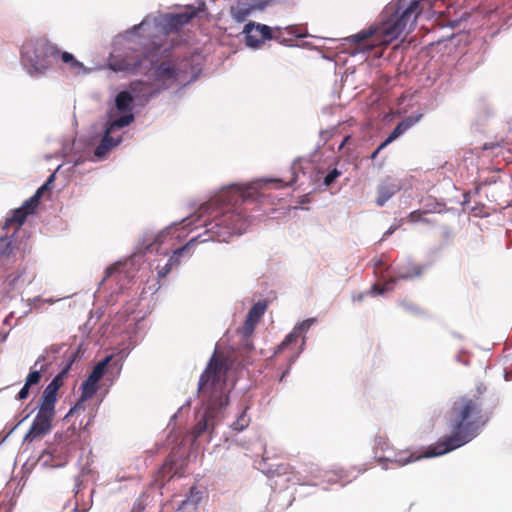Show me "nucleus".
Segmentation results:
<instances>
[{"label": "nucleus", "instance_id": "nucleus-28", "mask_svg": "<svg viewBox=\"0 0 512 512\" xmlns=\"http://www.w3.org/2000/svg\"><path fill=\"white\" fill-rule=\"evenodd\" d=\"M28 215L30 214L21 206L13 211L12 217L6 220L5 226L15 223L19 227L25 222Z\"/></svg>", "mask_w": 512, "mask_h": 512}, {"label": "nucleus", "instance_id": "nucleus-17", "mask_svg": "<svg viewBox=\"0 0 512 512\" xmlns=\"http://www.w3.org/2000/svg\"><path fill=\"white\" fill-rule=\"evenodd\" d=\"M196 239H191L184 246L177 248L173 251V255L170 257L169 261L163 267H157V273L159 278L165 277L170 271L173 265H178L180 262V257L185 253H188L191 248L195 245Z\"/></svg>", "mask_w": 512, "mask_h": 512}, {"label": "nucleus", "instance_id": "nucleus-1", "mask_svg": "<svg viewBox=\"0 0 512 512\" xmlns=\"http://www.w3.org/2000/svg\"><path fill=\"white\" fill-rule=\"evenodd\" d=\"M490 418L491 413L485 409L480 395L458 397L448 413L450 434L431 445L426 456H441L464 446L480 434Z\"/></svg>", "mask_w": 512, "mask_h": 512}, {"label": "nucleus", "instance_id": "nucleus-8", "mask_svg": "<svg viewBox=\"0 0 512 512\" xmlns=\"http://www.w3.org/2000/svg\"><path fill=\"white\" fill-rule=\"evenodd\" d=\"M245 227L246 220L240 213L226 212L216 219L210 230L217 235L219 241H226L228 236L242 234Z\"/></svg>", "mask_w": 512, "mask_h": 512}, {"label": "nucleus", "instance_id": "nucleus-7", "mask_svg": "<svg viewBox=\"0 0 512 512\" xmlns=\"http://www.w3.org/2000/svg\"><path fill=\"white\" fill-rule=\"evenodd\" d=\"M80 432L74 425H70L65 431L55 435L54 444L43 451L41 458L49 456L50 466L59 467L66 463L70 453L79 447Z\"/></svg>", "mask_w": 512, "mask_h": 512}, {"label": "nucleus", "instance_id": "nucleus-32", "mask_svg": "<svg viewBox=\"0 0 512 512\" xmlns=\"http://www.w3.org/2000/svg\"><path fill=\"white\" fill-rule=\"evenodd\" d=\"M41 372H42V369L37 370V369L32 368V370L26 377L25 385H27V387H32L34 385H38L42 378Z\"/></svg>", "mask_w": 512, "mask_h": 512}, {"label": "nucleus", "instance_id": "nucleus-47", "mask_svg": "<svg viewBox=\"0 0 512 512\" xmlns=\"http://www.w3.org/2000/svg\"><path fill=\"white\" fill-rule=\"evenodd\" d=\"M407 310L411 311V312H419V309L418 308H415V307H411V306H405Z\"/></svg>", "mask_w": 512, "mask_h": 512}, {"label": "nucleus", "instance_id": "nucleus-25", "mask_svg": "<svg viewBox=\"0 0 512 512\" xmlns=\"http://www.w3.org/2000/svg\"><path fill=\"white\" fill-rule=\"evenodd\" d=\"M59 57L61 58V61L68 65V68L70 71L79 74L83 69L84 65L83 63L79 62L71 53L69 52H60L59 51Z\"/></svg>", "mask_w": 512, "mask_h": 512}, {"label": "nucleus", "instance_id": "nucleus-18", "mask_svg": "<svg viewBox=\"0 0 512 512\" xmlns=\"http://www.w3.org/2000/svg\"><path fill=\"white\" fill-rule=\"evenodd\" d=\"M423 266L414 262L401 264L396 269V276L391 278L389 282L395 283L397 280H410L420 277L423 273Z\"/></svg>", "mask_w": 512, "mask_h": 512}, {"label": "nucleus", "instance_id": "nucleus-22", "mask_svg": "<svg viewBox=\"0 0 512 512\" xmlns=\"http://www.w3.org/2000/svg\"><path fill=\"white\" fill-rule=\"evenodd\" d=\"M129 89L134 99H144L148 100L152 95L154 87L151 83H147L144 81H133L129 85Z\"/></svg>", "mask_w": 512, "mask_h": 512}, {"label": "nucleus", "instance_id": "nucleus-48", "mask_svg": "<svg viewBox=\"0 0 512 512\" xmlns=\"http://www.w3.org/2000/svg\"><path fill=\"white\" fill-rule=\"evenodd\" d=\"M394 230H395V229L391 227L390 229H388V230L385 232L384 236H387V235L392 234V233L394 232Z\"/></svg>", "mask_w": 512, "mask_h": 512}, {"label": "nucleus", "instance_id": "nucleus-15", "mask_svg": "<svg viewBox=\"0 0 512 512\" xmlns=\"http://www.w3.org/2000/svg\"><path fill=\"white\" fill-rule=\"evenodd\" d=\"M423 457H427L426 453ZM422 458V456H415L409 450H395L393 449L392 453L387 456H378L377 461L379 464H384L385 462H391L396 464L397 466H405L411 462H414L418 459Z\"/></svg>", "mask_w": 512, "mask_h": 512}, {"label": "nucleus", "instance_id": "nucleus-23", "mask_svg": "<svg viewBox=\"0 0 512 512\" xmlns=\"http://www.w3.org/2000/svg\"><path fill=\"white\" fill-rule=\"evenodd\" d=\"M53 180L54 175L49 176L46 183H44L40 188H38L35 194L23 203L22 207L25 208V210L29 214H32L34 212V210L39 204L40 198L42 197L44 191H46L49 188V185L53 182Z\"/></svg>", "mask_w": 512, "mask_h": 512}, {"label": "nucleus", "instance_id": "nucleus-42", "mask_svg": "<svg viewBox=\"0 0 512 512\" xmlns=\"http://www.w3.org/2000/svg\"><path fill=\"white\" fill-rule=\"evenodd\" d=\"M386 146H387V144L385 143V141H384V142H382V143L378 146V148H377V149H376V150L371 154V156H370L371 160H375V159H376V157L378 156V154L380 153V151H381L382 149H384Z\"/></svg>", "mask_w": 512, "mask_h": 512}, {"label": "nucleus", "instance_id": "nucleus-41", "mask_svg": "<svg viewBox=\"0 0 512 512\" xmlns=\"http://www.w3.org/2000/svg\"><path fill=\"white\" fill-rule=\"evenodd\" d=\"M9 248V242L6 238H0V256L5 254Z\"/></svg>", "mask_w": 512, "mask_h": 512}, {"label": "nucleus", "instance_id": "nucleus-26", "mask_svg": "<svg viewBox=\"0 0 512 512\" xmlns=\"http://www.w3.org/2000/svg\"><path fill=\"white\" fill-rule=\"evenodd\" d=\"M111 358V356H107L105 359L97 363L87 378L92 382H96L98 384L100 379L103 377L106 367L110 362Z\"/></svg>", "mask_w": 512, "mask_h": 512}, {"label": "nucleus", "instance_id": "nucleus-14", "mask_svg": "<svg viewBox=\"0 0 512 512\" xmlns=\"http://www.w3.org/2000/svg\"><path fill=\"white\" fill-rule=\"evenodd\" d=\"M261 8L257 0H239L231 6L230 13L237 22H244L253 11Z\"/></svg>", "mask_w": 512, "mask_h": 512}, {"label": "nucleus", "instance_id": "nucleus-38", "mask_svg": "<svg viewBox=\"0 0 512 512\" xmlns=\"http://www.w3.org/2000/svg\"><path fill=\"white\" fill-rule=\"evenodd\" d=\"M233 188H236L237 191H239L240 196L242 197L243 201H245L252 195V193L250 192V190L252 189L251 187H247L246 189H243V190L240 189L238 186H233Z\"/></svg>", "mask_w": 512, "mask_h": 512}, {"label": "nucleus", "instance_id": "nucleus-6", "mask_svg": "<svg viewBox=\"0 0 512 512\" xmlns=\"http://www.w3.org/2000/svg\"><path fill=\"white\" fill-rule=\"evenodd\" d=\"M190 63L188 60L175 63L165 60L153 68L149 79L152 81L155 92H160L187 81L188 68Z\"/></svg>", "mask_w": 512, "mask_h": 512}, {"label": "nucleus", "instance_id": "nucleus-9", "mask_svg": "<svg viewBox=\"0 0 512 512\" xmlns=\"http://www.w3.org/2000/svg\"><path fill=\"white\" fill-rule=\"evenodd\" d=\"M55 416V409L41 404L29 430L24 436V442H33L43 438L52 429V420Z\"/></svg>", "mask_w": 512, "mask_h": 512}, {"label": "nucleus", "instance_id": "nucleus-21", "mask_svg": "<svg viewBox=\"0 0 512 512\" xmlns=\"http://www.w3.org/2000/svg\"><path fill=\"white\" fill-rule=\"evenodd\" d=\"M195 15V12L192 13H179V14H171L166 18V26L164 27L168 33L170 31H177L183 25L187 24Z\"/></svg>", "mask_w": 512, "mask_h": 512}, {"label": "nucleus", "instance_id": "nucleus-46", "mask_svg": "<svg viewBox=\"0 0 512 512\" xmlns=\"http://www.w3.org/2000/svg\"><path fill=\"white\" fill-rule=\"evenodd\" d=\"M383 264H384V263H383V261H382V260H377V261L375 262V264H374V267H375V269H378V268H380Z\"/></svg>", "mask_w": 512, "mask_h": 512}, {"label": "nucleus", "instance_id": "nucleus-12", "mask_svg": "<svg viewBox=\"0 0 512 512\" xmlns=\"http://www.w3.org/2000/svg\"><path fill=\"white\" fill-rule=\"evenodd\" d=\"M71 364H68L60 373H58L52 381L46 386L42 394L41 404L55 409L57 401V392L63 385L64 377L67 375Z\"/></svg>", "mask_w": 512, "mask_h": 512}, {"label": "nucleus", "instance_id": "nucleus-2", "mask_svg": "<svg viewBox=\"0 0 512 512\" xmlns=\"http://www.w3.org/2000/svg\"><path fill=\"white\" fill-rule=\"evenodd\" d=\"M425 0H398L390 5L393 10L390 18L375 28L363 30L346 38L356 44V52H366L378 46H387L397 39L407 28L412 29L423 10Z\"/></svg>", "mask_w": 512, "mask_h": 512}, {"label": "nucleus", "instance_id": "nucleus-3", "mask_svg": "<svg viewBox=\"0 0 512 512\" xmlns=\"http://www.w3.org/2000/svg\"><path fill=\"white\" fill-rule=\"evenodd\" d=\"M229 370V362L223 355L214 354L198 383L199 398L207 403L205 412L199 416L192 430L194 439L204 432L214 428V416L218 409L228 404L226 393V376Z\"/></svg>", "mask_w": 512, "mask_h": 512}, {"label": "nucleus", "instance_id": "nucleus-27", "mask_svg": "<svg viewBox=\"0 0 512 512\" xmlns=\"http://www.w3.org/2000/svg\"><path fill=\"white\" fill-rule=\"evenodd\" d=\"M266 309V303L259 301L250 308L247 318L252 320V322L258 323L261 317L264 315Z\"/></svg>", "mask_w": 512, "mask_h": 512}, {"label": "nucleus", "instance_id": "nucleus-29", "mask_svg": "<svg viewBox=\"0 0 512 512\" xmlns=\"http://www.w3.org/2000/svg\"><path fill=\"white\" fill-rule=\"evenodd\" d=\"M375 454L378 453H389L393 451V446L390 444L389 439L386 436L379 435L375 437Z\"/></svg>", "mask_w": 512, "mask_h": 512}, {"label": "nucleus", "instance_id": "nucleus-35", "mask_svg": "<svg viewBox=\"0 0 512 512\" xmlns=\"http://www.w3.org/2000/svg\"><path fill=\"white\" fill-rule=\"evenodd\" d=\"M342 174L337 168L331 170L324 178V184L330 186Z\"/></svg>", "mask_w": 512, "mask_h": 512}, {"label": "nucleus", "instance_id": "nucleus-5", "mask_svg": "<svg viewBox=\"0 0 512 512\" xmlns=\"http://www.w3.org/2000/svg\"><path fill=\"white\" fill-rule=\"evenodd\" d=\"M59 57V49L46 39H36L23 45L22 59L29 73L44 74Z\"/></svg>", "mask_w": 512, "mask_h": 512}, {"label": "nucleus", "instance_id": "nucleus-30", "mask_svg": "<svg viewBox=\"0 0 512 512\" xmlns=\"http://www.w3.org/2000/svg\"><path fill=\"white\" fill-rule=\"evenodd\" d=\"M248 407H245L242 413L238 416L235 422H233L232 427L234 430L242 431L246 427H248L250 423V418L246 415Z\"/></svg>", "mask_w": 512, "mask_h": 512}, {"label": "nucleus", "instance_id": "nucleus-43", "mask_svg": "<svg viewBox=\"0 0 512 512\" xmlns=\"http://www.w3.org/2000/svg\"><path fill=\"white\" fill-rule=\"evenodd\" d=\"M351 139L350 135H346L339 146V150H342L346 145L350 144Z\"/></svg>", "mask_w": 512, "mask_h": 512}, {"label": "nucleus", "instance_id": "nucleus-44", "mask_svg": "<svg viewBox=\"0 0 512 512\" xmlns=\"http://www.w3.org/2000/svg\"><path fill=\"white\" fill-rule=\"evenodd\" d=\"M118 269V267L116 265H112V266H109L106 271H105V277L106 278H109L110 276H112V274L114 273V271H116Z\"/></svg>", "mask_w": 512, "mask_h": 512}, {"label": "nucleus", "instance_id": "nucleus-4", "mask_svg": "<svg viewBox=\"0 0 512 512\" xmlns=\"http://www.w3.org/2000/svg\"><path fill=\"white\" fill-rule=\"evenodd\" d=\"M134 30L141 31L148 38L147 42L143 43V50L141 56L136 58L126 55L123 58L115 57L110 61V68L115 72H126L129 74L145 73L148 69L144 66V61L149 57H156L159 50L165 43L168 31L163 26L156 23H149L143 20L139 25L134 27Z\"/></svg>", "mask_w": 512, "mask_h": 512}, {"label": "nucleus", "instance_id": "nucleus-33", "mask_svg": "<svg viewBox=\"0 0 512 512\" xmlns=\"http://www.w3.org/2000/svg\"><path fill=\"white\" fill-rule=\"evenodd\" d=\"M256 325H257V323L252 322V320L246 318V320L241 328V333H242L243 337L245 338L246 342L249 341L251 335L253 334V332L255 330Z\"/></svg>", "mask_w": 512, "mask_h": 512}, {"label": "nucleus", "instance_id": "nucleus-37", "mask_svg": "<svg viewBox=\"0 0 512 512\" xmlns=\"http://www.w3.org/2000/svg\"><path fill=\"white\" fill-rule=\"evenodd\" d=\"M424 213H425V212H422V211H420V210L412 211V212L409 214L408 218H409V220H410L411 222H418V221H425V222H427V220H426V219H423V218H422V215H423Z\"/></svg>", "mask_w": 512, "mask_h": 512}, {"label": "nucleus", "instance_id": "nucleus-13", "mask_svg": "<svg viewBox=\"0 0 512 512\" xmlns=\"http://www.w3.org/2000/svg\"><path fill=\"white\" fill-rule=\"evenodd\" d=\"M174 236L171 229H165L159 232L154 241L148 244L145 248L147 252H157L163 255L169 253L170 248L174 246Z\"/></svg>", "mask_w": 512, "mask_h": 512}, {"label": "nucleus", "instance_id": "nucleus-50", "mask_svg": "<svg viewBox=\"0 0 512 512\" xmlns=\"http://www.w3.org/2000/svg\"><path fill=\"white\" fill-rule=\"evenodd\" d=\"M272 181H273V182H280V180H278V179H274V180H272Z\"/></svg>", "mask_w": 512, "mask_h": 512}, {"label": "nucleus", "instance_id": "nucleus-10", "mask_svg": "<svg viewBox=\"0 0 512 512\" xmlns=\"http://www.w3.org/2000/svg\"><path fill=\"white\" fill-rule=\"evenodd\" d=\"M135 117L133 114L123 115L119 118L113 119L109 122L105 130V134L100 142V144L96 147L94 154L96 157H103L111 148L118 145L120 142V138L114 139L111 134L116 130L130 125L134 121Z\"/></svg>", "mask_w": 512, "mask_h": 512}, {"label": "nucleus", "instance_id": "nucleus-34", "mask_svg": "<svg viewBox=\"0 0 512 512\" xmlns=\"http://www.w3.org/2000/svg\"><path fill=\"white\" fill-rule=\"evenodd\" d=\"M408 125L405 123H399L394 130L391 132V134L386 138L385 143L388 145L392 141H394L397 137H399L406 129Z\"/></svg>", "mask_w": 512, "mask_h": 512}, {"label": "nucleus", "instance_id": "nucleus-45", "mask_svg": "<svg viewBox=\"0 0 512 512\" xmlns=\"http://www.w3.org/2000/svg\"><path fill=\"white\" fill-rule=\"evenodd\" d=\"M142 510H143V507L140 504H138V505H134L131 512H142Z\"/></svg>", "mask_w": 512, "mask_h": 512}, {"label": "nucleus", "instance_id": "nucleus-40", "mask_svg": "<svg viewBox=\"0 0 512 512\" xmlns=\"http://www.w3.org/2000/svg\"><path fill=\"white\" fill-rule=\"evenodd\" d=\"M390 283L391 282L387 281L386 284L383 286H379V285L375 284L372 286V292L375 294H383L387 290L386 286Z\"/></svg>", "mask_w": 512, "mask_h": 512}, {"label": "nucleus", "instance_id": "nucleus-11", "mask_svg": "<svg viewBox=\"0 0 512 512\" xmlns=\"http://www.w3.org/2000/svg\"><path fill=\"white\" fill-rule=\"evenodd\" d=\"M245 41L249 47H259L265 40L272 38V30L264 24L250 22L244 27Z\"/></svg>", "mask_w": 512, "mask_h": 512}, {"label": "nucleus", "instance_id": "nucleus-16", "mask_svg": "<svg viewBox=\"0 0 512 512\" xmlns=\"http://www.w3.org/2000/svg\"><path fill=\"white\" fill-rule=\"evenodd\" d=\"M401 186L391 177H386L377 188V198L376 204L379 207L384 206V204L393 197L399 190Z\"/></svg>", "mask_w": 512, "mask_h": 512}, {"label": "nucleus", "instance_id": "nucleus-20", "mask_svg": "<svg viewBox=\"0 0 512 512\" xmlns=\"http://www.w3.org/2000/svg\"><path fill=\"white\" fill-rule=\"evenodd\" d=\"M310 321L305 320L301 324H299L297 327L293 329L291 333H289L285 339L282 341V343L278 346V349L276 353L284 351L288 349L292 344H297L298 339L300 338L301 334L305 331H307L310 328Z\"/></svg>", "mask_w": 512, "mask_h": 512}, {"label": "nucleus", "instance_id": "nucleus-24", "mask_svg": "<svg viewBox=\"0 0 512 512\" xmlns=\"http://www.w3.org/2000/svg\"><path fill=\"white\" fill-rule=\"evenodd\" d=\"M134 97L130 91H121L115 99L116 109L124 115L132 114V104Z\"/></svg>", "mask_w": 512, "mask_h": 512}, {"label": "nucleus", "instance_id": "nucleus-19", "mask_svg": "<svg viewBox=\"0 0 512 512\" xmlns=\"http://www.w3.org/2000/svg\"><path fill=\"white\" fill-rule=\"evenodd\" d=\"M98 389V384L96 382H92L88 378L81 385V397L80 401L72 407L68 414L65 416V419L69 418L73 414L77 413L82 408V403L88 399H90Z\"/></svg>", "mask_w": 512, "mask_h": 512}, {"label": "nucleus", "instance_id": "nucleus-49", "mask_svg": "<svg viewBox=\"0 0 512 512\" xmlns=\"http://www.w3.org/2000/svg\"><path fill=\"white\" fill-rule=\"evenodd\" d=\"M289 370L287 369L286 371H284L280 377V381H283V379L285 378V376L288 374Z\"/></svg>", "mask_w": 512, "mask_h": 512}, {"label": "nucleus", "instance_id": "nucleus-31", "mask_svg": "<svg viewBox=\"0 0 512 512\" xmlns=\"http://www.w3.org/2000/svg\"><path fill=\"white\" fill-rule=\"evenodd\" d=\"M202 499V494L199 490H197L196 487H191L188 497L182 501V505H186L188 503H191L195 506H197Z\"/></svg>", "mask_w": 512, "mask_h": 512}, {"label": "nucleus", "instance_id": "nucleus-39", "mask_svg": "<svg viewBox=\"0 0 512 512\" xmlns=\"http://www.w3.org/2000/svg\"><path fill=\"white\" fill-rule=\"evenodd\" d=\"M29 389H30V387H27V385L24 384V386L21 388V390L19 391V393L17 395V399L18 400L27 399L29 396Z\"/></svg>", "mask_w": 512, "mask_h": 512}, {"label": "nucleus", "instance_id": "nucleus-36", "mask_svg": "<svg viewBox=\"0 0 512 512\" xmlns=\"http://www.w3.org/2000/svg\"><path fill=\"white\" fill-rule=\"evenodd\" d=\"M289 469H290V466L288 464H280V465H277V467L275 469L269 468L267 470V473L270 474L271 476H273V475L279 476V475L286 474Z\"/></svg>", "mask_w": 512, "mask_h": 512}]
</instances>
